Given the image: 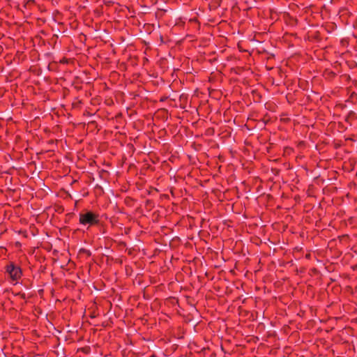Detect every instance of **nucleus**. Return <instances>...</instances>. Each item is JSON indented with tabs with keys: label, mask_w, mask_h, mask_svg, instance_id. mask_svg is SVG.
<instances>
[{
	"label": "nucleus",
	"mask_w": 357,
	"mask_h": 357,
	"mask_svg": "<svg viewBox=\"0 0 357 357\" xmlns=\"http://www.w3.org/2000/svg\"><path fill=\"white\" fill-rule=\"evenodd\" d=\"M98 221V216L91 212L79 215V222L82 225H93Z\"/></svg>",
	"instance_id": "1"
},
{
	"label": "nucleus",
	"mask_w": 357,
	"mask_h": 357,
	"mask_svg": "<svg viewBox=\"0 0 357 357\" xmlns=\"http://www.w3.org/2000/svg\"><path fill=\"white\" fill-rule=\"evenodd\" d=\"M7 272L13 280H17L22 275L21 269L17 266H15L13 264L8 266Z\"/></svg>",
	"instance_id": "2"
}]
</instances>
